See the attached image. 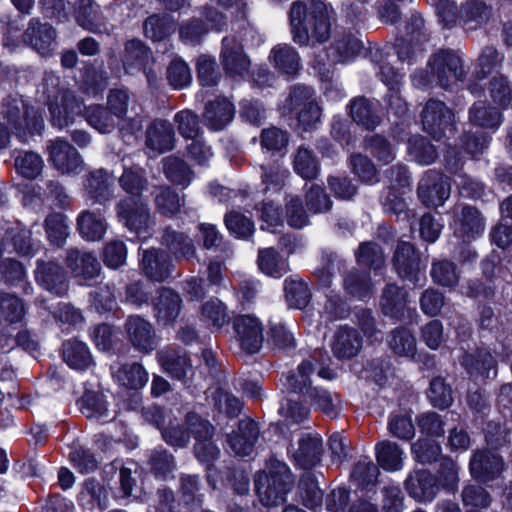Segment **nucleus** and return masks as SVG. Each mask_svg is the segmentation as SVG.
Here are the masks:
<instances>
[{
  "instance_id": "c85d7f7f",
  "label": "nucleus",
  "mask_w": 512,
  "mask_h": 512,
  "mask_svg": "<svg viewBox=\"0 0 512 512\" xmlns=\"http://www.w3.org/2000/svg\"><path fill=\"white\" fill-rule=\"evenodd\" d=\"M343 288L353 298L363 300L370 297L373 292L370 273L352 268L343 276Z\"/></svg>"
},
{
  "instance_id": "603ef678",
  "label": "nucleus",
  "mask_w": 512,
  "mask_h": 512,
  "mask_svg": "<svg viewBox=\"0 0 512 512\" xmlns=\"http://www.w3.org/2000/svg\"><path fill=\"white\" fill-rule=\"evenodd\" d=\"M364 148L378 161L389 164L395 159V151L390 141L381 134H373L364 139Z\"/></svg>"
},
{
  "instance_id": "7ed1b4c3",
  "label": "nucleus",
  "mask_w": 512,
  "mask_h": 512,
  "mask_svg": "<svg viewBox=\"0 0 512 512\" xmlns=\"http://www.w3.org/2000/svg\"><path fill=\"white\" fill-rule=\"evenodd\" d=\"M461 57L452 49H439L433 53L427 63V75L415 77L419 85L435 83L443 89H448L465 78Z\"/></svg>"
},
{
  "instance_id": "09e8293b",
  "label": "nucleus",
  "mask_w": 512,
  "mask_h": 512,
  "mask_svg": "<svg viewBox=\"0 0 512 512\" xmlns=\"http://www.w3.org/2000/svg\"><path fill=\"white\" fill-rule=\"evenodd\" d=\"M314 99H316L315 91L312 87L300 83L294 84L289 87L283 109L288 114H295Z\"/></svg>"
},
{
  "instance_id": "e433bc0d",
  "label": "nucleus",
  "mask_w": 512,
  "mask_h": 512,
  "mask_svg": "<svg viewBox=\"0 0 512 512\" xmlns=\"http://www.w3.org/2000/svg\"><path fill=\"white\" fill-rule=\"evenodd\" d=\"M75 17L77 23L86 30L98 33L102 32V18L98 7L92 0L75 1Z\"/></svg>"
},
{
  "instance_id": "c03bdc74",
  "label": "nucleus",
  "mask_w": 512,
  "mask_h": 512,
  "mask_svg": "<svg viewBox=\"0 0 512 512\" xmlns=\"http://www.w3.org/2000/svg\"><path fill=\"white\" fill-rule=\"evenodd\" d=\"M294 171L305 180L316 179L320 165L312 150L300 146L293 160Z\"/></svg>"
},
{
  "instance_id": "4d7b16f0",
  "label": "nucleus",
  "mask_w": 512,
  "mask_h": 512,
  "mask_svg": "<svg viewBox=\"0 0 512 512\" xmlns=\"http://www.w3.org/2000/svg\"><path fill=\"white\" fill-rule=\"evenodd\" d=\"M299 493L302 503L309 509L319 507L323 501V492L314 475L305 473L300 478Z\"/></svg>"
},
{
  "instance_id": "f03ea898",
  "label": "nucleus",
  "mask_w": 512,
  "mask_h": 512,
  "mask_svg": "<svg viewBox=\"0 0 512 512\" xmlns=\"http://www.w3.org/2000/svg\"><path fill=\"white\" fill-rule=\"evenodd\" d=\"M254 486L264 506H277L286 501L287 494L294 486V477L286 463L270 459L267 470L255 474Z\"/></svg>"
},
{
  "instance_id": "dca6fc26",
  "label": "nucleus",
  "mask_w": 512,
  "mask_h": 512,
  "mask_svg": "<svg viewBox=\"0 0 512 512\" xmlns=\"http://www.w3.org/2000/svg\"><path fill=\"white\" fill-rule=\"evenodd\" d=\"M289 452L299 467L305 470L311 469L321 461L322 440L316 435L302 434L296 445L291 443Z\"/></svg>"
},
{
  "instance_id": "864d4df0",
  "label": "nucleus",
  "mask_w": 512,
  "mask_h": 512,
  "mask_svg": "<svg viewBox=\"0 0 512 512\" xmlns=\"http://www.w3.org/2000/svg\"><path fill=\"white\" fill-rule=\"evenodd\" d=\"M143 29L146 37L161 41L175 31V24L168 15H152L145 20Z\"/></svg>"
},
{
  "instance_id": "052dcab7",
  "label": "nucleus",
  "mask_w": 512,
  "mask_h": 512,
  "mask_svg": "<svg viewBox=\"0 0 512 512\" xmlns=\"http://www.w3.org/2000/svg\"><path fill=\"white\" fill-rule=\"evenodd\" d=\"M361 47V42L349 33L336 38L331 45V50L336 62H346L354 58Z\"/></svg>"
},
{
  "instance_id": "4c0bfd02",
  "label": "nucleus",
  "mask_w": 512,
  "mask_h": 512,
  "mask_svg": "<svg viewBox=\"0 0 512 512\" xmlns=\"http://www.w3.org/2000/svg\"><path fill=\"white\" fill-rule=\"evenodd\" d=\"M378 464L387 471H398L403 467V450L400 446L389 440L379 442L376 447Z\"/></svg>"
},
{
  "instance_id": "1a4fd4ad",
  "label": "nucleus",
  "mask_w": 512,
  "mask_h": 512,
  "mask_svg": "<svg viewBox=\"0 0 512 512\" xmlns=\"http://www.w3.org/2000/svg\"><path fill=\"white\" fill-rule=\"evenodd\" d=\"M346 109L352 121L367 131H374L383 122L382 107L375 98L355 96L349 101Z\"/></svg>"
},
{
  "instance_id": "c756f323",
  "label": "nucleus",
  "mask_w": 512,
  "mask_h": 512,
  "mask_svg": "<svg viewBox=\"0 0 512 512\" xmlns=\"http://www.w3.org/2000/svg\"><path fill=\"white\" fill-rule=\"evenodd\" d=\"M36 280L48 291L55 294L65 292V276L61 267L54 262H39L36 269Z\"/></svg>"
},
{
  "instance_id": "a18cd8bd",
  "label": "nucleus",
  "mask_w": 512,
  "mask_h": 512,
  "mask_svg": "<svg viewBox=\"0 0 512 512\" xmlns=\"http://www.w3.org/2000/svg\"><path fill=\"white\" fill-rule=\"evenodd\" d=\"M430 275L434 283L448 288L456 287L460 280L456 264L447 259L433 261Z\"/></svg>"
},
{
  "instance_id": "7c9ffc66",
  "label": "nucleus",
  "mask_w": 512,
  "mask_h": 512,
  "mask_svg": "<svg viewBox=\"0 0 512 512\" xmlns=\"http://www.w3.org/2000/svg\"><path fill=\"white\" fill-rule=\"evenodd\" d=\"M387 343L390 350L398 357L413 358L417 352L416 338L403 326L390 331Z\"/></svg>"
},
{
  "instance_id": "4468645a",
  "label": "nucleus",
  "mask_w": 512,
  "mask_h": 512,
  "mask_svg": "<svg viewBox=\"0 0 512 512\" xmlns=\"http://www.w3.org/2000/svg\"><path fill=\"white\" fill-rule=\"evenodd\" d=\"M268 60L274 69L287 80L298 77L302 69L299 52L290 44L280 43L272 47Z\"/></svg>"
},
{
  "instance_id": "ddd939ff",
  "label": "nucleus",
  "mask_w": 512,
  "mask_h": 512,
  "mask_svg": "<svg viewBox=\"0 0 512 512\" xmlns=\"http://www.w3.org/2000/svg\"><path fill=\"white\" fill-rule=\"evenodd\" d=\"M258 438V424L249 417H245L237 421L236 428L226 440L235 455L247 457L253 453Z\"/></svg>"
},
{
  "instance_id": "b1692460",
  "label": "nucleus",
  "mask_w": 512,
  "mask_h": 512,
  "mask_svg": "<svg viewBox=\"0 0 512 512\" xmlns=\"http://www.w3.org/2000/svg\"><path fill=\"white\" fill-rule=\"evenodd\" d=\"M23 39L39 54L47 55L55 46L56 32L51 25L32 19Z\"/></svg>"
},
{
  "instance_id": "f257e3e1",
  "label": "nucleus",
  "mask_w": 512,
  "mask_h": 512,
  "mask_svg": "<svg viewBox=\"0 0 512 512\" xmlns=\"http://www.w3.org/2000/svg\"><path fill=\"white\" fill-rule=\"evenodd\" d=\"M288 20L292 41L299 47H314L331 37L328 6L322 0H295Z\"/></svg>"
},
{
  "instance_id": "bb28decb",
  "label": "nucleus",
  "mask_w": 512,
  "mask_h": 512,
  "mask_svg": "<svg viewBox=\"0 0 512 512\" xmlns=\"http://www.w3.org/2000/svg\"><path fill=\"white\" fill-rule=\"evenodd\" d=\"M144 274L152 281L166 280L171 271V263L166 252L158 249L144 250L141 262Z\"/></svg>"
},
{
  "instance_id": "2f4dec72",
  "label": "nucleus",
  "mask_w": 512,
  "mask_h": 512,
  "mask_svg": "<svg viewBox=\"0 0 512 512\" xmlns=\"http://www.w3.org/2000/svg\"><path fill=\"white\" fill-rule=\"evenodd\" d=\"M180 296L171 289L163 288L155 302L156 317L160 323L167 324L177 318L180 312Z\"/></svg>"
},
{
  "instance_id": "f8f14e48",
  "label": "nucleus",
  "mask_w": 512,
  "mask_h": 512,
  "mask_svg": "<svg viewBox=\"0 0 512 512\" xmlns=\"http://www.w3.org/2000/svg\"><path fill=\"white\" fill-rule=\"evenodd\" d=\"M505 469L501 456L490 450H477L470 459L469 470L471 476L482 483L497 479Z\"/></svg>"
},
{
  "instance_id": "37998d69",
  "label": "nucleus",
  "mask_w": 512,
  "mask_h": 512,
  "mask_svg": "<svg viewBox=\"0 0 512 512\" xmlns=\"http://www.w3.org/2000/svg\"><path fill=\"white\" fill-rule=\"evenodd\" d=\"M251 61L242 46H235L226 52V77L242 80L249 73Z\"/></svg>"
},
{
  "instance_id": "a211bd4d",
  "label": "nucleus",
  "mask_w": 512,
  "mask_h": 512,
  "mask_svg": "<svg viewBox=\"0 0 512 512\" xmlns=\"http://www.w3.org/2000/svg\"><path fill=\"white\" fill-rule=\"evenodd\" d=\"M455 234L469 242L484 230V222L480 212L472 206L457 205L453 208Z\"/></svg>"
},
{
  "instance_id": "0e129e2a",
  "label": "nucleus",
  "mask_w": 512,
  "mask_h": 512,
  "mask_svg": "<svg viewBox=\"0 0 512 512\" xmlns=\"http://www.w3.org/2000/svg\"><path fill=\"white\" fill-rule=\"evenodd\" d=\"M380 474L378 466L371 460L358 461L351 472V479L363 488H369L377 483Z\"/></svg>"
},
{
  "instance_id": "aec40b11",
  "label": "nucleus",
  "mask_w": 512,
  "mask_h": 512,
  "mask_svg": "<svg viewBox=\"0 0 512 512\" xmlns=\"http://www.w3.org/2000/svg\"><path fill=\"white\" fill-rule=\"evenodd\" d=\"M145 146L155 154L172 150L175 146V132L170 122L163 119L152 121L146 129Z\"/></svg>"
},
{
  "instance_id": "e2e57ef3",
  "label": "nucleus",
  "mask_w": 512,
  "mask_h": 512,
  "mask_svg": "<svg viewBox=\"0 0 512 512\" xmlns=\"http://www.w3.org/2000/svg\"><path fill=\"white\" fill-rule=\"evenodd\" d=\"M503 60L504 55L496 47L492 45L483 47L477 58V76L479 78H486L501 66Z\"/></svg>"
},
{
  "instance_id": "9d476101",
  "label": "nucleus",
  "mask_w": 512,
  "mask_h": 512,
  "mask_svg": "<svg viewBox=\"0 0 512 512\" xmlns=\"http://www.w3.org/2000/svg\"><path fill=\"white\" fill-rule=\"evenodd\" d=\"M187 423L189 430L193 434L196 443L194 446L196 457L202 461L209 463L220 456V450L211 441L213 427L211 424L198 417L197 415H188Z\"/></svg>"
},
{
  "instance_id": "20e7f679",
  "label": "nucleus",
  "mask_w": 512,
  "mask_h": 512,
  "mask_svg": "<svg viewBox=\"0 0 512 512\" xmlns=\"http://www.w3.org/2000/svg\"><path fill=\"white\" fill-rule=\"evenodd\" d=\"M2 114L14 129L15 135L23 142L26 141L28 135L39 134L44 127L42 115L23 99L6 100L3 104Z\"/></svg>"
},
{
  "instance_id": "8fccbe9b",
  "label": "nucleus",
  "mask_w": 512,
  "mask_h": 512,
  "mask_svg": "<svg viewBox=\"0 0 512 512\" xmlns=\"http://www.w3.org/2000/svg\"><path fill=\"white\" fill-rule=\"evenodd\" d=\"M313 372V364L309 360L302 361L296 371L286 376V388L291 392L307 395V389L313 388L310 381V375Z\"/></svg>"
},
{
  "instance_id": "f704fd0d",
  "label": "nucleus",
  "mask_w": 512,
  "mask_h": 512,
  "mask_svg": "<svg viewBox=\"0 0 512 512\" xmlns=\"http://www.w3.org/2000/svg\"><path fill=\"white\" fill-rule=\"evenodd\" d=\"M114 378L122 386L130 389H140L148 382V372L137 362L127 363L113 372Z\"/></svg>"
},
{
  "instance_id": "49530a36",
  "label": "nucleus",
  "mask_w": 512,
  "mask_h": 512,
  "mask_svg": "<svg viewBox=\"0 0 512 512\" xmlns=\"http://www.w3.org/2000/svg\"><path fill=\"white\" fill-rule=\"evenodd\" d=\"M408 153L421 165H429L438 158L436 147L424 136L415 135L408 140Z\"/></svg>"
},
{
  "instance_id": "f3484780",
  "label": "nucleus",
  "mask_w": 512,
  "mask_h": 512,
  "mask_svg": "<svg viewBox=\"0 0 512 512\" xmlns=\"http://www.w3.org/2000/svg\"><path fill=\"white\" fill-rule=\"evenodd\" d=\"M125 330L131 345L141 353H150L157 346V337L150 322L140 316H129Z\"/></svg>"
},
{
  "instance_id": "9b49d317",
  "label": "nucleus",
  "mask_w": 512,
  "mask_h": 512,
  "mask_svg": "<svg viewBox=\"0 0 512 512\" xmlns=\"http://www.w3.org/2000/svg\"><path fill=\"white\" fill-rule=\"evenodd\" d=\"M393 266L401 279L417 285L421 281L420 257L410 242H398L393 255Z\"/></svg>"
},
{
  "instance_id": "c9c22d12",
  "label": "nucleus",
  "mask_w": 512,
  "mask_h": 512,
  "mask_svg": "<svg viewBox=\"0 0 512 512\" xmlns=\"http://www.w3.org/2000/svg\"><path fill=\"white\" fill-rule=\"evenodd\" d=\"M63 359L75 370H85L92 364L90 351L85 343L69 340L63 344Z\"/></svg>"
},
{
  "instance_id": "a19ab883",
  "label": "nucleus",
  "mask_w": 512,
  "mask_h": 512,
  "mask_svg": "<svg viewBox=\"0 0 512 512\" xmlns=\"http://www.w3.org/2000/svg\"><path fill=\"white\" fill-rule=\"evenodd\" d=\"M163 244L177 259H190L195 256L192 240L181 232L167 229L163 235Z\"/></svg>"
},
{
  "instance_id": "2eb2a0df",
  "label": "nucleus",
  "mask_w": 512,
  "mask_h": 512,
  "mask_svg": "<svg viewBox=\"0 0 512 512\" xmlns=\"http://www.w3.org/2000/svg\"><path fill=\"white\" fill-rule=\"evenodd\" d=\"M363 340L359 332L348 325L339 326L332 335L330 348L338 360H350L362 349Z\"/></svg>"
},
{
  "instance_id": "338daca9",
  "label": "nucleus",
  "mask_w": 512,
  "mask_h": 512,
  "mask_svg": "<svg viewBox=\"0 0 512 512\" xmlns=\"http://www.w3.org/2000/svg\"><path fill=\"white\" fill-rule=\"evenodd\" d=\"M459 466L451 458H441L437 470L439 485L447 492H455L459 483Z\"/></svg>"
},
{
  "instance_id": "774afa93",
  "label": "nucleus",
  "mask_w": 512,
  "mask_h": 512,
  "mask_svg": "<svg viewBox=\"0 0 512 512\" xmlns=\"http://www.w3.org/2000/svg\"><path fill=\"white\" fill-rule=\"evenodd\" d=\"M414 459L421 464H432L441 455V446L434 440L420 438L411 445Z\"/></svg>"
},
{
  "instance_id": "69168bd1",
  "label": "nucleus",
  "mask_w": 512,
  "mask_h": 512,
  "mask_svg": "<svg viewBox=\"0 0 512 512\" xmlns=\"http://www.w3.org/2000/svg\"><path fill=\"white\" fill-rule=\"evenodd\" d=\"M85 117L89 125L100 133H110L116 126L112 114L99 105L87 107L85 109Z\"/></svg>"
},
{
  "instance_id": "0eeeda50",
  "label": "nucleus",
  "mask_w": 512,
  "mask_h": 512,
  "mask_svg": "<svg viewBox=\"0 0 512 512\" xmlns=\"http://www.w3.org/2000/svg\"><path fill=\"white\" fill-rule=\"evenodd\" d=\"M234 338L247 354H256L264 342L263 326L255 316L237 315L232 319Z\"/></svg>"
},
{
  "instance_id": "a878e982",
  "label": "nucleus",
  "mask_w": 512,
  "mask_h": 512,
  "mask_svg": "<svg viewBox=\"0 0 512 512\" xmlns=\"http://www.w3.org/2000/svg\"><path fill=\"white\" fill-rule=\"evenodd\" d=\"M493 14V8L484 0H467L459 10V21L467 30H475L486 24Z\"/></svg>"
},
{
  "instance_id": "13d9d810",
  "label": "nucleus",
  "mask_w": 512,
  "mask_h": 512,
  "mask_svg": "<svg viewBox=\"0 0 512 512\" xmlns=\"http://www.w3.org/2000/svg\"><path fill=\"white\" fill-rule=\"evenodd\" d=\"M154 202L161 214L173 216L180 211L184 200L170 187L162 186L157 189Z\"/></svg>"
},
{
  "instance_id": "58836bf2",
  "label": "nucleus",
  "mask_w": 512,
  "mask_h": 512,
  "mask_svg": "<svg viewBox=\"0 0 512 512\" xmlns=\"http://www.w3.org/2000/svg\"><path fill=\"white\" fill-rule=\"evenodd\" d=\"M469 121L482 128L496 129L502 123V114L484 101H478L469 109Z\"/></svg>"
},
{
  "instance_id": "3c124183",
  "label": "nucleus",
  "mask_w": 512,
  "mask_h": 512,
  "mask_svg": "<svg viewBox=\"0 0 512 512\" xmlns=\"http://www.w3.org/2000/svg\"><path fill=\"white\" fill-rule=\"evenodd\" d=\"M355 257L358 265L374 270L381 269L385 264L382 248L372 241L361 243L355 252Z\"/></svg>"
},
{
  "instance_id": "4be33fe9",
  "label": "nucleus",
  "mask_w": 512,
  "mask_h": 512,
  "mask_svg": "<svg viewBox=\"0 0 512 512\" xmlns=\"http://www.w3.org/2000/svg\"><path fill=\"white\" fill-rule=\"evenodd\" d=\"M117 213L125 226L135 232L144 229L149 221V209L140 199L127 197L117 206Z\"/></svg>"
},
{
  "instance_id": "680f3d73",
  "label": "nucleus",
  "mask_w": 512,
  "mask_h": 512,
  "mask_svg": "<svg viewBox=\"0 0 512 512\" xmlns=\"http://www.w3.org/2000/svg\"><path fill=\"white\" fill-rule=\"evenodd\" d=\"M164 173L169 181L174 184L187 186L192 180V172L187 164L177 157L164 159Z\"/></svg>"
},
{
  "instance_id": "72a5a7b5",
  "label": "nucleus",
  "mask_w": 512,
  "mask_h": 512,
  "mask_svg": "<svg viewBox=\"0 0 512 512\" xmlns=\"http://www.w3.org/2000/svg\"><path fill=\"white\" fill-rule=\"evenodd\" d=\"M257 263L266 275L280 278L289 270L288 262L272 247L259 249Z\"/></svg>"
},
{
  "instance_id": "bf43d9fd",
  "label": "nucleus",
  "mask_w": 512,
  "mask_h": 512,
  "mask_svg": "<svg viewBox=\"0 0 512 512\" xmlns=\"http://www.w3.org/2000/svg\"><path fill=\"white\" fill-rule=\"evenodd\" d=\"M158 358L164 370L179 380H182L190 369L186 355H179L175 351H160Z\"/></svg>"
},
{
  "instance_id": "5fc2aeb1",
  "label": "nucleus",
  "mask_w": 512,
  "mask_h": 512,
  "mask_svg": "<svg viewBox=\"0 0 512 512\" xmlns=\"http://www.w3.org/2000/svg\"><path fill=\"white\" fill-rule=\"evenodd\" d=\"M284 291L289 306L291 307L303 309L310 301V290L307 284L301 279L287 278L284 283Z\"/></svg>"
},
{
  "instance_id": "6e6552de",
  "label": "nucleus",
  "mask_w": 512,
  "mask_h": 512,
  "mask_svg": "<svg viewBox=\"0 0 512 512\" xmlns=\"http://www.w3.org/2000/svg\"><path fill=\"white\" fill-rule=\"evenodd\" d=\"M48 108L51 122L54 126L63 128L73 122L75 116L82 113V103L75 98L72 92L47 90Z\"/></svg>"
},
{
  "instance_id": "cd10ccee",
  "label": "nucleus",
  "mask_w": 512,
  "mask_h": 512,
  "mask_svg": "<svg viewBox=\"0 0 512 512\" xmlns=\"http://www.w3.org/2000/svg\"><path fill=\"white\" fill-rule=\"evenodd\" d=\"M66 262L75 277L89 280L99 275L100 264L90 253H80L75 249L68 250Z\"/></svg>"
},
{
  "instance_id": "6e6d98bb",
  "label": "nucleus",
  "mask_w": 512,
  "mask_h": 512,
  "mask_svg": "<svg viewBox=\"0 0 512 512\" xmlns=\"http://www.w3.org/2000/svg\"><path fill=\"white\" fill-rule=\"evenodd\" d=\"M122 189L131 195L138 197L147 186L144 170L138 166L125 167L119 179Z\"/></svg>"
},
{
  "instance_id": "412c9836",
  "label": "nucleus",
  "mask_w": 512,
  "mask_h": 512,
  "mask_svg": "<svg viewBox=\"0 0 512 512\" xmlns=\"http://www.w3.org/2000/svg\"><path fill=\"white\" fill-rule=\"evenodd\" d=\"M404 485L409 496L418 502L432 501L439 490L436 477L424 469L410 473Z\"/></svg>"
},
{
  "instance_id": "de8ad7c7",
  "label": "nucleus",
  "mask_w": 512,
  "mask_h": 512,
  "mask_svg": "<svg viewBox=\"0 0 512 512\" xmlns=\"http://www.w3.org/2000/svg\"><path fill=\"white\" fill-rule=\"evenodd\" d=\"M26 313L22 299L15 294L0 292V322H20Z\"/></svg>"
},
{
  "instance_id": "423d86ee",
  "label": "nucleus",
  "mask_w": 512,
  "mask_h": 512,
  "mask_svg": "<svg viewBox=\"0 0 512 512\" xmlns=\"http://www.w3.org/2000/svg\"><path fill=\"white\" fill-rule=\"evenodd\" d=\"M450 193L449 178L434 169L427 170L417 186L418 199L426 207L442 206Z\"/></svg>"
},
{
  "instance_id": "79ce46f5",
  "label": "nucleus",
  "mask_w": 512,
  "mask_h": 512,
  "mask_svg": "<svg viewBox=\"0 0 512 512\" xmlns=\"http://www.w3.org/2000/svg\"><path fill=\"white\" fill-rule=\"evenodd\" d=\"M112 184L113 178L103 169H99L90 173L85 188L91 198L102 203L110 198Z\"/></svg>"
},
{
  "instance_id": "393cba45",
  "label": "nucleus",
  "mask_w": 512,
  "mask_h": 512,
  "mask_svg": "<svg viewBox=\"0 0 512 512\" xmlns=\"http://www.w3.org/2000/svg\"><path fill=\"white\" fill-rule=\"evenodd\" d=\"M471 377L482 376L490 378L496 376L497 362L487 349H477L473 353H464L460 360Z\"/></svg>"
},
{
  "instance_id": "39448f33",
  "label": "nucleus",
  "mask_w": 512,
  "mask_h": 512,
  "mask_svg": "<svg viewBox=\"0 0 512 512\" xmlns=\"http://www.w3.org/2000/svg\"><path fill=\"white\" fill-rule=\"evenodd\" d=\"M454 118V113L443 101L433 98L426 102L421 112L423 129L436 140L445 137L447 132H454Z\"/></svg>"
},
{
  "instance_id": "ea45409f",
  "label": "nucleus",
  "mask_w": 512,
  "mask_h": 512,
  "mask_svg": "<svg viewBox=\"0 0 512 512\" xmlns=\"http://www.w3.org/2000/svg\"><path fill=\"white\" fill-rule=\"evenodd\" d=\"M351 172L364 184L374 185L380 181L374 162L362 153H353L349 157Z\"/></svg>"
},
{
  "instance_id": "6ab92c4d",
  "label": "nucleus",
  "mask_w": 512,
  "mask_h": 512,
  "mask_svg": "<svg viewBox=\"0 0 512 512\" xmlns=\"http://www.w3.org/2000/svg\"><path fill=\"white\" fill-rule=\"evenodd\" d=\"M49 160L63 174L76 173L82 166L78 151L67 141L51 140L48 145Z\"/></svg>"
},
{
  "instance_id": "473e14b6",
  "label": "nucleus",
  "mask_w": 512,
  "mask_h": 512,
  "mask_svg": "<svg viewBox=\"0 0 512 512\" xmlns=\"http://www.w3.org/2000/svg\"><path fill=\"white\" fill-rule=\"evenodd\" d=\"M77 226L82 237L90 241L100 240L107 229L104 217L100 213L88 210L79 214Z\"/></svg>"
},
{
  "instance_id": "5701e85b",
  "label": "nucleus",
  "mask_w": 512,
  "mask_h": 512,
  "mask_svg": "<svg viewBox=\"0 0 512 512\" xmlns=\"http://www.w3.org/2000/svg\"><path fill=\"white\" fill-rule=\"evenodd\" d=\"M408 303V292L394 283L385 285L380 296V309L390 318L402 320Z\"/></svg>"
}]
</instances>
